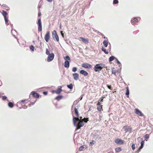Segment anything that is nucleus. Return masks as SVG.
Wrapping results in <instances>:
<instances>
[{
    "label": "nucleus",
    "instance_id": "nucleus-7",
    "mask_svg": "<svg viewBox=\"0 0 153 153\" xmlns=\"http://www.w3.org/2000/svg\"><path fill=\"white\" fill-rule=\"evenodd\" d=\"M82 66L83 68L89 69L92 68V66L90 64L86 62L82 64Z\"/></svg>",
    "mask_w": 153,
    "mask_h": 153
},
{
    "label": "nucleus",
    "instance_id": "nucleus-19",
    "mask_svg": "<svg viewBox=\"0 0 153 153\" xmlns=\"http://www.w3.org/2000/svg\"><path fill=\"white\" fill-rule=\"evenodd\" d=\"M74 113L76 114V117L79 118V115L78 111V109L76 108H74Z\"/></svg>",
    "mask_w": 153,
    "mask_h": 153
},
{
    "label": "nucleus",
    "instance_id": "nucleus-6",
    "mask_svg": "<svg viewBox=\"0 0 153 153\" xmlns=\"http://www.w3.org/2000/svg\"><path fill=\"white\" fill-rule=\"evenodd\" d=\"M30 96H32L33 97L37 99L39 98L40 97L39 94L34 91H33L31 93Z\"/></svg>",
    "mask_w": 153,
    "mask_h": 153
},
{
    "label": "nucleus",
    "instance_id": "nucleus-16",
    "mask_svg": "<svg viewBox=\"0 0 153 153\" xmlns=\"http://www.w3.org/2000/svg\"><path fill=\"white\" fill-rule=\"evenodd\" d=\"M138 21V19L136 18H134L133 19H131V24L133 25H134L135 23L137 22Z\"/></svg>",
    "mask_w": 153,
    "mask_h": 153
},
{
    "label": "nucleus",
    "instance_id": "nucleus-24",
    "mask_svg": "<svg viewBox=\"0 0 153 153\" xmlns=\"http://www.w3.org/2000/svg\"><path fill=\"white\" fill-rule=\"evenodd\" d=\"M144 144V141L143 140H142L141 141V146H140V148H139V150L141 149H142L143 148V146Z\"/></svg>",
    "mask_w": 153,
    "mask_h": 153
},
{
    "label": "nucleus",
    "instance_id": "nucleus-25",
    "mask_svg": "<svg viewBox=\"0 0 153 153\" xmlns=\"http://www.w3.org/2000/svg\"><path fill=\"white\" fill-rule=\"evenodd\" d=\"M8 106L9 107L12 108L14 106V104L12 102H9L8 103Z\"/></svg>",
    "mask_w": 153,
    "mask_h": 153
},
{
    "label": "nucleus",
    "instance_id": "nucleus-30",
    "mask_svg": "<svg viewBox=\"0 0 153 153\" xmlns=\"http://www.w3.org/2000/svg\"><path fill=\"white\" fill-rule=\"evenodd\" d=\"M67 87L69 89H71L73 88V85L72 84H70L69 85H68Z\"/></svg>",
    "mask_w": 153,
    "mask_h": 153
},
{
    "label": "nucleus",
    "instance_id": "nucleus-12",
    "mask_svg": "<svg viewBox=\"0 0 153 153\" xmlns=\"http://www.w3.org/2000/svg\"><path fill=\"white\" fill-rule=\"evenodd\" d=\"M124 141L122 140L117 138L115 140V142L117 144H122L124 143Z\"/></svg>",
    "mask_w": 153,
    "mask_h": 153
},
{
    "label": "nucleus",
    "instance_id": "nucleus-52",
    "mask_svg": "<svg viewBox=\"0 0 153 153\" xmlns=\"http://www.w3.org/2000/svg\"><path fill=\"white\" fill-rule=\"evenodd\" d=\"M82 117H80V119H79V120H82Z\"/></svg>",
    "mask_w": 153,
    "mask_h": 153
},
{
    "label": "nucleus",
    "instance_id": "nucleus-47",
    "mask_svg": "<svg viewBox=\"0 0 153 153\" xmlns=\"http://www.w3.org/2000/svg\"><path fill=\"white\" fill-rule=\"evenodd\" d=\"M51 92L53 93H55L56 94V90H52L51 91Z\"/></svg>",
    "mask_w": 153,
    "mask_h": 153
},
{
    "label": "nucleus",
    "instance_id": "nucleus-39",
    "mask_svg": "<svg viewBox=\"0 0 153 153\" xmlns=\"http://www.w3.org/2000/svg\"><path fill=\"white\" fill-rule=\"evenodd\" d=\"M77 70V68L76 67H74L72 68V71L73 72H75Z\"/></svg>",
    "mask_w": 153,
    "mask_h": 153
},
{
    "label": "nucleus",
    "instance_id": "nucleus-15",
    "mask_svg": "<svg viewBox=\"0 0 153 153\" xmlns=\"http://www.w3.org/2000/svg\"><path fill=\"white\" fill-rule=\"evenodd\" d=\"M73 76L74 77V79L75 80H77L79 77V75L77 73H74L73 74Z\"/></svg>",
    "mask_w": 153,
    "mask_h": 153
},
{
    "label": "nucleus",
    "instance_id": "nucleus-22",
    "mask_svg": "<svg viewBox=\"0 0 153 153\" xmlns=\"http://www.w3.org/2000/svg\"><path fill=\"white\" fill-rule=\"evenodd\" d=\"M129 94V90L128 88V87H126V96L127 97H128Z\"/></svg>",
    "mask_w": 153,
    "mask_h": 153
},
{
    "label": "nucleus",
    "instance_id": "nucleus-32",
    "mask_svg": "<svg viewBox=\"0 0 153 153\" xmlns=\"http://www.w3.org/2000/svg\"><path fill=\"white\" fill-rule=\"evenodd\" d=\"M3 7H4V8L7 11H8L10 10V8L7 7L6 5H4Z\"/></svg>",
    "mask_w": 153,
    "mask_h": 153
},
{
    "label": "nucleus",
    "instance_id": "nucleus-50",
    "mask_svg": "<svg viewBox=\"0 0 153 153\" xmlns=\"http://www.w3.org/2000/svg\"><path fill=\"white\" fill-rule=\"evenodd\" d=\"M117 63H118V64H120V62L117 59H116Z\"/></svg>",
    "mask_w": 153,
    "mask_h": 153
},
{
    "label": "nucleus",
    "instance_id": "nucleus-45",
    "mask_svg": "<svg viewBox=\"0 0 153 153\" xmlns=\"http://www.w3.org/2000/svg\"><path fill=\"white\" fill-rule=\"evenodd\" d=\"M107 87L110 90H112V88H111V85H107Z\"/></svg>",
    "mask_w": 153,
    "mask_h": 153
},
{
    "label": "nucleus",
    "instance_id": "nucleus-18",
    "mask_svg": "<svg viewBox=\"0 0 153 153\" xmlns=\"http://www.w3.org/2000/svg\"><path fill=\"white\" fill-rule=\"evenodd\" d=\"M62 91V87L60 86L59 87L57 90H56V94H60Z\"/></svg>",
    "mask_w": 153,
    "mask_h": 153
},
{
    "label": "nucleus",
    "instance_id": "nucleus-17",
    "mask_svg": "<svg viewBox=\"0 0 153 153\" xmlns=\"http://www.w3.org/2000/svg\"><path fill=\"white\" fill-rule=\"evenodd\" d=\"M80 39L82 40L83 42L85 44H87L88 43V39H85L82 37H80Z\"/></svg>",
    "mask_w": 153,
    "mask_h": 153
},
{
    "label": "nucleus",
    "instance_id": "nucleus-2",
    "mask_svg": "<svg viewBox=\"0 0 153 153\" xmlns=\"http://www.w3.org/2000/svg\"><path fill=\"white\" fill-rule=\"evenodd\" d=\"M105 65L102 63L97 64L94 66V69L95 72H99L101 71L103 68H105Z\"/></svg>",
    "mask_w": 153,
    "mask_h": 153
},
{
    "label": "nucleus",
    "instance_id": "nucleus-35",
    "mask_svg": "<svg viewBox=\"0 0 153 153\" xmlns=\"http://www.w3.org/2000/svg\"><path fill=\"white\" fill-rule=\"evenodd\" d=\"M114 58L115 57L114 56H111L109 58V61H113Z\"/></svg>",
    "mask_w": 153,
    "mask_h": 153
},
{
    "label": "nucleus",
    "instance_id": "nucleus-26",
    "mask_svg": "<svg viewBox=\"0 0 153 153\" xmlns=\"http://www.w3.org/2000/svg\"><path fill=\"white\" fill-rule=\"evenodd\" d=\"M102 50L105 54H107L108 53V51L106 50V49H105L104 48H103V47H102Z\"/></svg>",
    "mask_w": 153,
    "mask_h": 153
},
{
    "label": "nucleus",
    "instance_id": "nucleus-4",
    "mask_svg": "<svg viewBox=\"0 0 153 153\" xmlns=\"http://www.w3.org/2000/svg\"><path fill=\"white\" fill-rule=\"evenodd\" d=\"M2 14L3 16L4 19L5 21V23L6 25L7 26L9 25V20L8 19V14L4 10H3L2 11Z\"/></svg>",
    "mask_w": 153,
    "mask_h": 153
},
{
    "label": "nucleus",
    "instance_id": "nucleus-37",
    "mask_svg": "<svg viewBox=\"0 0 153 153\" xmlns=\"http://www.w3.org/2000/svg\"><path fill=\"white\" fill-rule=\"evenodd\" d=\"M95 143V142L94 140H92L91 142H90V145H91V146H92Z\"/></svg>",
    "mask_w": 153,
    "mask_h": 153
},
{
    "label": "nucleus",
    "instance_id": "nucleus-44",
    "mask_svg": "<svg viewBox=\"0 0 153 153\" xmlns=\"http://www.w3.org/2000/svg\"><path fill=\"white\" fill-rule=\"evenodd\" d=\"M145 137L146 139H148L149 137V135L148 134H146L145 136Z\"/></svg>",
    "mask_w": 153,
    "mask_h": 153
},
{
    "label": "nucleus",
    "instance_id": "nucleus-3",
    "mask_svg": "<svg viewBox=\"0 0 153 153\" xmlns=\"http://www.w3.org/2000/svg\"><path fill=\"white\" fill-rule=\"evenodd\" d=\"M64 59L65 60L64 62V66L66 68H68L70 65V62L71 61V59L69 56H67L64 57Z\"/></svg>",
    "mask_w": 153,
    "mask_h": 153
},
{
    "label": "nucleus",
    "instance_id": "nucleus-48",
    "mask_svg": "<svg viewBox=\"0 0 153 153\" xmlns=\"http://www.w3.org/2000/svg\"><path fill=\"white\" fill-rule=\"evenodd\" d=\"M41 13L40 12H39L38 13V16L39 17L41 16Z\"/></svg>",
    "mask_w": 153,
    "mask_h": 153
},
{
    "label": "nucleus",
    "instance_id": "nucleus-5",
    "mask_svg": "<svg viewBox=\"0 0 153 153\" xmlns=\"http://www.w3.org/2000/svg\"><path fill=\"white\" fill-rule=\"evenodd\" d=\"M52 37L54 40L57 41H59V38L57 34L56 31L54 30L52 33Z\"/></svg>",
    "mask_w": 153,
    "mask_h": 153
},
{
    "label": "nucleus",
    "instance_id": "nucleus-42",
    "mask_svg": "<svg viewBox=\"0 0 153 153\" xmlns=\"http://www.w3.org/2000/svg\"><path fill=\"white\" fill-rule=\"evenodd\" d=\"M131 147L133 150L135 149V145L134 144H133L131 145Z\"/></svg>",
    "mask_w": 153,
    "mask_h": 153
},
{
    "label": "nucleus",
    "instance_id": "nucleus-21",
    "mask_svg": "<svg viewBox=\"0 0 153 153\" xmlns=\"http://www.w3.org/2000/svg\"><path fill=\"white\" fill-rule=\"evenodd\" d=\"M63 98V96L62 95H59L58 96H57L55 98V99L58 100L59 101L60 100L62 99Z\"/></svg>",
    "mask_w": 153,
    "mask_h": 153
},
{
    "label": "nucleus",
    "instance_id": "nucleus-23",
    "mask_svg": "<svg viewBox=\"0 0 153 153\" xmlns=\"http://www.w3.org/2000/svg\"><path fill=\"white\" fill-rule=\"evenodd\" d=\"M86 147V146H84V145L80 147L79 148V151H83L84 150H83L85 148V147Z\"/></svg>",
    "mask_w": 153,
    "mask_h": 153
},
{
    "label": "nucleus",
    "instance_id": "nucleus-41",
    "mask_svg": "<svg viewBox=\"0 0 153 153\" xmlns=\"http://www.w3.org/2000/svg\"><path fill=\"white\" fill-rule=\"evenodd\" d=\"M2 99L4 100H6L7 99V97L5 96H2Z\"/></svg>",
    "mask_w": 153,
    "mask_h": 153
},
{
    "label": "nucleus",
    "instance_id": "nucleus-8",
    "mask_svg": "<svg viewBox=\"0 0 153 153\" xmlns=\"http://www.w3.org/2000/svg\"><path fill=\"white\" fill-rule=\"evenodd\" d=\"M50 33L49 31L47 32L45 34L44 38L46 42H48L50 39Z\"/></svg>",
    "mask_w": 153,
    "mask_h": 153
},
{
    "label": "nucleus",
    "instance_id": "nucleus-29",
    "mask_svg": "<svg viewBox=\"0 0 153 153\" xmlns=\"http://www.w3.org/2000/svg\"><path fill=\"white\" fill-rule=\"evenodd\" d=\"M103 44L105 47H107L108 45V41L105 40L103 42Z\"/></svg>",
    "mask_w": 153,
    "mask_h": 153
},
{
    "label": "nucleus",
    "instance_id": "nucleus-10",
    "mask_svg": "<svg viewBox=\"0 0 153 153\" xmlns=\"http://www.w3.org/2000/svg\"><path fill=\"white\" fill-rule=\"evenodd\" d=\"M135 113L141 117H143L144 115L138 109L136 108L134 109Z\"/></svg>",
    "mask_w": 153,
    "mask_h": 153
},
{
    "label": "nucleus",
    "instance_id": "nucleus-11",
    "mask_svg": "<svg viewBox=\"0 0 153 153\" xmlns=\"http://www.w3.org/2000/svg\"><path fill=\"white\" fill-rule=\"evenodd\" d=\"M99 101L100 100H99L98 101V102L97 104V109L99 111H101L103 110V109H102V105H101V103L100 102H99Z\"/></svg>",
    "mask_w": 153,
    "mask_h": 153
},
{
    "label": "nucleus",
    "instance_id": "nucleus-1",
    "mask_svg": "<svg viewBox=\"0 0 153 153\" xmlns=\"http://www.w3.org/2000/svg\"><path fill=\"white\" fill-rule=\"evenodd\" d=\"M73 122L74 126L76 127V131L80 129L81 127L84 125V123L82 121L80 120L78 117H75L74 116H73Z\"/></svg>",
    "mask_w": 153,
    "mask_h": 153
},
{
    "label": "nucleus",
    "instance_id": "nucleus-13",
    "mask_svg": "<svg viewBox=\"0 0 153 153\" xmlns=\"http://www.w3.org/2000/svg\"><path fill=\"white\" fill-rule=\"evenodd\" d=\"M123 129L126 132H127L128 131H130L131 132L132 131V128L129 127V126H125L123 128Z\"/></svg>",
    "mask_w": 153,
    "mask_h": 153
},
{
    "label": "nucleus",
    "instance_id": "nucleus-49",
    "mask_svg": "<svg viewBox=\"0 0 153 153\" xmlns=\"http://www.w3.org/2000/svg\"><path fill=\"white\" fill-rule=\"evenodd\" d=\"M61 34L62 36L64 37V34L63 33V32L62 31H61Z\"/></svg>",
    "mask_w": 153,
    "mask_h": 153
},
{
    "label": "nucleus",
    "instance_id": "nucleus-34",
    "mask_svg": "<svg viewBox=\"0 0 153 153\" xmlns=\"http://www.w3.org/2000/svg\"><path fill=\"white\" fill-rule=\"evenodd\" d=\"M37 24L38 25H40L42 24L41 19L40 18H39L38 20V22L37 23Z\"/></svg>",
    "mask_w": 153,
    "mask_h": 153
},
{
    "label": "nucleus",
    "instance_id": "nucleus-33",
    "mask_svg": "<svg viewBox=\"0 0 153 153\" xmlns=\"http://www.w3.org/2000/svg\"><path fill=\"white\" fill-rule=\"evenodd\" d=\"M112 74L116 76L117 75V74H118V72L117 71L114 70V69H113L112 70Z\"/></svg>",
    "mask_w": 153,
    "mask_h": 153
},
{
    "label": "nucleus",
    "instance_id": "nucleus-9",
    "mask_svg": "<svg viewBox=\"0 0 153 153\" xmlns=\"http://www.w3.org/2000/svg\"><path fill=\"white\" fill-rule=\"evenodd\" d=\"M54 57V54L53 53L49 54L47 58V61L48 62L51 61L53 60Z\"/></svg>",
    "mask_w": 153,
    "mask_h": 153
},
{
    "label": "nucleus",
    "instance_id": "nucleus-51",
    "mask_svg": "<svg viewBox=\"0 0 153 153\" xmlns=\"http://www.w3.org/2000/svg\"><path fill=\"white\" fill-rule=\"evenodd\" d=\"M49 2H51L53 0H46Z\"/></svg>",
    "mask_w": 153,
    "mask_h": 153
},
{
    "label": "nucleus",
    "instance_id": "nucleus-27",
    "mask_svg": "<svg viewBox=\"0 0 153 153\" xmlns=\"http://www.w3.org/2000/svg\"><path fill=\"white\" fill-rule=\"evenodd\" d=\"M38 30L39 31H41L42 30V25H38Z\"/></svg>",
    "mask_w": 153,
    "mask_h": 153
},
{
    "label": "nucleus",
    "instance_id": "nucleus-46",
    "mask_svg": "<svg viewBox=\"0 0 153 153\" xmlns=\"http://www.w3.org/2000/svg\"><path fill=\"white\" fill-rule=\"evenodd\" d=\"M43 94L45 95H46L48 94V91H45L43 92Z\"/></svg>",
    "mask_w": 153,
    "mask_h": 153
},
{
    "label": "nucleus",
    "instance_id": "nucleus-40",
    "mask_svg": "<svg viewBox=\"0 0 153 153\" xmlns=\"http://www.w3.org/2000/svg\"><path fill=\"white\" fill-rule=\"evenodd\" d=\"M50 53L48 49L46 48V54L47 55H49Z\"/></svg>",
    "mask_w": 153,
    "mask_h": 153
},
{
    "label": "nucleus",
    "instance_id": "nucleus-20",
    "mask_svg": "<svg viewBox=\"0 0 153 153\" xmlns=\"http://www.w3.org/2000/svg\"><path fill=\"white\" fill-rule=\"evenodd\" d=\"M28 101L27 100H20L19 102L21 104H24L25 103H27Z\"/></svg>",
    "mask_w": 153,
    "mask_h": 153
},
{
    "label": "nucleus",
    "instance_id": "nucleus-43",
    "mask_svg": "<svg viewBox=\"0 0 153 153\" xmlns=\"http://www.w3.org/2000/svg\"><path fill=\"white\" fill-rule=\"evenodd\" d=\"M105 97L104 96V97H101V98H100V99H101V100H100V102L101 103V102H103V99Z\"/></svg>",
    "mask_w": 153,
    "mask_h": 153
},
{
    "label": "nucleus",
    "instance_id": "nucleus-53",
    "mask_svg": "<svg viewBox=\"0 0 153 153\" xmlns=\"http://www.w3.org/2000/svg\"><path fill=\"white\" fill-rule=\"evenodd\" d=\"M34 104V103L32 102V104L33 105Z\"/></svg>",
    "mask_w": 153,
    "mask_h": 153
},
{
    "label": "nucleus",
    "instance_id": "nucleus-28",
    "mask_svg": "<svg viewBox=\"0 0 153 153\" xmlns=\"http://www.w3.org/2000/svg\"><path fill=\"white\" fill-rule=\"evenodd\" d=\"M122 150V149L120 147H117L115 149V151L116 152H120Z\"/></svg>",
    "mask_w": 153,
    "mask_h": 153
},
{
    "label": "nucleus",
    "instance_id": "nucleus-36",
    "mask_svg": "<svg viewBox=\"0 0 153 153\" xmlns=\"http://www.w3.org/2000/svg\"><path fill=\"white\" fill-rule=\"evenodd\" d=\"M30 50L33 51H34V49H35V48L34 47L33 45H31L30 46Z\"/></svg>",
    "mask_w": 153,
    "mask_h": 153
},
{
    "label": "nucleus",
    "instance_id": "nucleus-14",
    "mask_svg": "<svg viewBox=\"0 0 153 153\" xmlns=\"http://www.w3.org/2000/svg\"><path fill=\"white\" fill-rule=\"evenodd\" d=\"M80 73L81 74L84 75L85 76H88V73L84 70H81L80 71Z\"/></svg>",
    "mask_w": 153,
    "mask_h": 153
},
{
    "label": "nucleus",
    "instance_id": "nucleus-31",
    "mask_svg": "<svg viewBox=\"0 0 153 153\" xmlns=\"http://www.w3.org/2000/svg\"><path fill=\"white\" fill-rule=\"evenodd\" d=\"M88 118H84V119H82V120H81L82 121V122L84 121L85 123H87L88 121Z\"/></svg>",
    "mask_w": 153,
    "mask_h": 153
},
{
    "label": "nucleus",
    "instance_id": "nucleus-38",
    "mask_svg": "<svg viewBox=\"0 0 153 153\" xmlns=\"http://www.w3.org/2000/svg\"><path fill=\"white\" fill-rule=\"evenodd\" d=\"M118 3V0H114L113 3L114 4H116Z\"/></svg>",
    "mask_w": 153,
    "mask_h": 153
}]
</instances>
